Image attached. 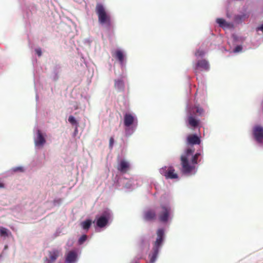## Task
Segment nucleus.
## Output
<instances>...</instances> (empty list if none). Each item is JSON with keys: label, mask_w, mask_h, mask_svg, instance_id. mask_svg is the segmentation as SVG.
I'll use <instances>...</instances> for the list:
<instances>
[{"label": "nucleus", "mask_w": 263, "mask_h": 263, "mask_svg": "<svg viewBox=\"0 0 263 263\" xmlns=\"http://www.w3.org/2000/svg\"><path fill=\"white\" fill-rule=\"evenodd\" d=\"M187 143L189 145L200 144V138L196 135H190L187 137ZM195 149L193 146L186 148L180 157L181 172L184 174H189L195 169V165L198 162V159L201 155V153H193Z\"/></svg>", "instance_id": "1"}, {"label": "nucleus", "mask_w": 263, "mask_h": 263, "mask_svg": "<svg viewBox=\"0 0 263 263\" xmlns=\"http://www.w3.org/2000/svg\"><path fill=\"white\" fill-rule=\"evenodd\" d=\"M96 11L98 15V21L101 25H106L109 27L111 25L110 15L106 11L104 6L101 4H97Z\"/></svg>", "instance_id": "2"}, {"label": "nucleus", "mask_w": 263, "mask_h": 263, "mask_svg": "<svg viewBox=\"0 0 263 263\" xmlns=\"http://www.w3.org/2000/svg\"><path fill=\"white\" fill-rule=\"evenodd\" d=\"M157 238L154 243L153 252L152 254L149 255L151 263H154L156 260L159 252V248L163 241L164 235L163 230L162 229H159L157 231Z\"/></svg>", "instance_id": "3"}, {"label": "nucleus", "mask_w": 263, "mask_h": 263, "mask_svg": "<svg viewBox=\"0 0 263 263\" xmlns=\"http://www.w3.org/2000/svg\"><path fill=\"white\" fill-rule=\"evenodd\" d=\"M160 173L164 176L166 179H177L178 176L175 173V170L172 166H165L159 170Z\"/></svg>", "instance_id": "4"}, {"label": "nucleus", "mask_w": 263, "mask_h": 263, "mask_svg": "<svg viewBox=\"0 0 263 263\" xmlns=\"http://www.w3.org/2000/svg\"><path fill=\"white\" fill-rule=\"evenodd\" d=\"M161 211L159 212L158 218L160 221L166 222L168 221L172 213V210L170 206L161 205L160 206Z\"/></svg>", "instance_id": "5"}, {"label": "nucleus", "mask_w": 263, "mask_h": 263, "mask_svg": "<svg viewBox=\"0 0 263 263\" xmlns=\"http://www.w3.org/2000/svg\"><path fill=\"white\" fill-rule=\"evenodd\" d=\"M210 69V65L205 60H199L195 67L194 70L196 74L200 71H208Z\"/></svg>", "instance_id": "6"}, {"label": "nucleus", "mask_w": 263, "mask_h": 263, "mask_svg": "<svg viewBox=\"0 0 263 263\" xmlns=\"http://www.w3.org/2000/svg\"><path fill=\"white\" fill-rule=\"evenodd\" d=\"M187 121L189 125L194 128L197 127L200 123V121L197 119L194 116V110L193 109H190L187 113Z\"/></svg>", "instance_id": "7"}, {"label": "nucleus", "mask_w": 263, "mask_h": 263, "mask_svg": "<svg viewBox=\"0 0 263 263\" xmlns=\"http://www.w3.org/2000/svg\"><path fill=\"white\" fill-rule=\"evenodd\" d=\"M253 136L256 141L258 143H261L263 141V127L256 125L254 127L253 129Z\"/></svg>", "instance_id": "8"}, {"label": "nucleus", "mask_w": 263, "mask_h": 263, "mask_svg": "<svg viewBox=\"0 0 263 263\" xmlns=\"http://www.w3.org/2000/svg\"><path fill=\"white\" fill-rule=\"evenodd\" d=\"M110 218V214L108 212H105L97 220V226L99 228L104 227L108 223Z\"/></svg>", "instance_id": "9"}, {"label": "nucleus", "mask_w": 263, "mask_h": 263, "mask_svg": "<svg viewBox=\"0 0 263 263\" xmlns=\"http://www.w3.org/2000/svg\"><path fill=\"white\" fill-rule=\"evenodd\" d=\"M61 251L57 249H53L48 252L49 258L45 259L44 263H53L60 256Z\"/></svg>", "instance_id": "10"}, {"label": "nucleus", "mask_w": 263, "mask_h": 263, "mask_svg": "<svg viewBox=\"0 0 263 263\" xmlns=\"http://www.w3.org/2000/svg\"><path fill=\"white\" fill-rule=\"evenodd\" d=\"M157 218L156 212L153 210H148L143 213V219L147 221H154Z\"/></svg>", "instance_id": "11"}, {"label": "nucleus", "mask_w": 263, "mask_h": 263, "mask_svg": "<svg viewBox=\"0 0 263 263\" xmlns=\"http://www.w3.org/2000/svg\"><path fill=\"white\" fill-rule=\"evenodd\" d=\"M46 142V140L41 130L37 131V136L34 139V143L36 146L42 147Z\"/></svg>", "instance_id": "12"}, {"label": "nucleus", "mask_w": 263, "mask_h": 263, "mask_svg": "<svg viewBox=\"0 0 263 263\" xmlns=\"http://www.w3.org/2000/svg\"><path fill=\"white\" fill-rule=\"evenodd\" d=\"M129 164L127 161L122 160L119 163L117 168L121 173L124 174L128 171L129 169Z\"/></svg>", "instance_id": "13"}, {"label": "nucleus", "mask_w": 263, "mask_h": 263, "mask_svg": "<svg viewBox=\"0 0 263 263\" xmlns=\"http://www.w3.org/2000/svg\"><path fill=\"white\" fill-rule=\"evenodd\" d=\"M137 120L130 114H125L124 116V124L126 127L132 125Z\"/></svg>", "instance_id": "14"}, {"label": "nucleus", "mask_w": 263, "mask_h": 263, "mask_svg": "<svg viewBox=\"0 0 263 263\" xmlns=\"http://www.w3.org/2000/svg\"><path fill=\"white\" fill-rule=\"evenodd\" d=\"M77 253L75 250L70 251L66 255L65 261L67 263H74L77 258Z\"/></svg>", "instance_id": "15"}, {"label": "nucleus", "mask_w": 263, "mask_h": 263, "mask_svg": "<svg viewBox=\"0 0 263 263\" xmlns=\"http://www.w3.org/2000/svg\"><path fill=\"white\" fill-rule=\"evenodd\" d=\"M216 23L219 26L224 29L226 28H232L233 27L232 23L227 22L224 19L221 18H218L216 20Z\"/></svg>", "instance_id": "16"}, {"label": "nucleus", "mask_w": 263, "mask_h": 263, "mask_svg": "<svg viewBox=\"0 0 263 263\" xmlns=\"http://www.w3.org/2000/svg\"><path fill=\"white\" fill-rule=\"evenodd\" d=\"M115 87L119 91H123L124 88V83L121 80H115Z\"/></svg>", "instance_id": "17"}, {"label": "nucleus", "mask_w": 263, "mask_h": 263, "mask_svg": "<svg viewBox=\"0 0 263 263\" xmlns=\"http://www.w3.org/2000/svg\"><path fill=\"white\" fill-rule=\"evenodd\" d=\"M114 55H115V57L119 60L121 64H123L124 61V55L121 50H117L115 52Z\"/></svg>", "instance_id": "18"}, {"label": "nucleus", "mask_w": 263, "mask_h": 263, "mask_svg": "<svg viewBox=\"0 0 263 263\" xmlns=\"http://www.w3.org/2000/svg\"><path fill=\"white\" fill-rule=\"evenodd\" d=\"M194 110V114L195 112L199 116H202L204 115V109L200 107L199 106H195L194 107L191 108V109H193Z\"/></svg>", "instance_id": "19"}, {"label": "nucleus", "mask_w": 263, "mask_h": 263, "mask_svg": "<svg viewBox=\"0 0 263 263\" xmlns=\"http://www.w3.org/2000/svg\"><path fill=\"white\" fill-rule=\"evenodd\" d=\"M91 224V221L90 219H87L81 222V225L83 229L88 230Z\"/></svg>", "instance_id": "20"}, {"label": "nucleus", "mask_w": 263, "mask_h": 263, "mask_svg": "<svg viewBox=\"0 0 263 263\" xmlns=\"http://www.w3.org/2000/svg\"><path fill=\"white\" fill-rule=\"evenodd\" d=\"M8 230L5 228H0V235L1 236H8Z\"/></svg>", "instance_id": "21"}, {"label": "nucleus", "mask_w": 263, "mask_h": 263, "mask_svg": "<svg viewBox=\"0 0 263 263\" xmlns=\"http://www.w3.org/2000/svg\"><path fill=\"white\" fill-rule=\"evenodd\" d=\"M68 121L72 125H78V122L74 117L70 116L68 118Z\"/></svg>", "instance_id": "22"}, {"label": "nucleus", "mask_w": 263, "mask_h": 263, "mask_svg": "<svg viewBox=\"0 0 263 263\" xmlns=\"http://www.w3.org/2000/svg\"><path fill=\"white\" fill-rule=\"evenodd\" d=\"M87 236L86 235H83L79 239L78 242L80 245H82L87 239Z\"/></svg>", "instance_id": "23"}, {"label": "nucleus", "mask_w": 263, "mask_h": 263, "mask_svg": "<svg viewBox=\"0 0 263 263\" xmlns=\"http://www.w3.org/2000/svg\"><path fill=\"white\" fill-rule=\"evenodd\" d=\"M204 54V52L202 50H198L195 53V55L197 57H201L203 56Z\"/></svg>", "instance_id": "24"}, {"label": "nucleus", "mask_w": 263, "mask_h": 263, "mask_svg": "<svg viewBox=\"0 0 263 263\" xmlns=\"http://www.w3.org/2000/svg\"><path fill=\"white\" fill-rule=\"evenodd\" d=\"M12 171L13 172H23L24 171V170H23V168L22 167H14L12 168Z\"/></svg>", "instance_id": "25"}, {"label": "nucleus", "mask_w": 263, "mask_h": 263, "mask_svg": "<svg viewBox=\"0 0 263 263\" xmlns=\"http://www.w3.org/2000/svg\"><path fill=\"white\" fill-rule=\"evenodd\" d=\"M242 49V48L241 46H237L235 47L234 51L235 52H237L241 51Z\"/></svg>", "instance_id": "26"}, {"label": "nucleus", "mask_w": 263, "mask_h": 263, "mask_svg": "<svg viewBox=\"0 0 263 263\" xmlns=\"http://www.w3.org/2000/svg\"><path fill=\"white\" fill-rule=\"evenodd\" d=\"M114 143V139L113 137H110L109 139V146L112 148Z\"/></svg>", "instance_id": "27"}, {"label": "nucleus", "mask_w": 263, "mask_h": 263, "mask_svg": "<svg viewBox=\"0 0 263 263\" xmlns=\"http://www.w3.org/2000/svg\"><path fill=\"white\" fill-rule=\"evenodd\" d=\"M36 53L39 56H41L42 55V50L40 48H37L35 49Z\"/></svg>", "instance_id": "28"}, {"label": "nucleus", "mask_w": 263, "mask_h": 263, "mask_svg": "<svg viewBox=\"0 0 263 263\" xmlns=\"http://www.w3.org/2000/svg\"><path fill=\"white\" fill-rule=\"evenodd\" d=\"M257 30H261L263 31V24L257 28Z\"/></svg>", "instance_id": "29"}, {"label": "nucleus", "mask_w": 263, "mask_h": 263, "mask_svg": "<svg viewBox=\"0 0 263 263\" xmlns=\"http://www.w3.org/2000/svg\"><path fill=\"white\" fill-rule=\"evenodd\" d=\"M5 185L3 182H0V189H3L5 188Z\"/></svg>", "instance_id": "30"}]
</instances>
